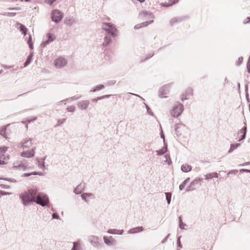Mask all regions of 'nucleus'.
I'll return each instance as SVG.
<instances>
[{"instance_id":"7","label":"nucleus","mask_w":250,"mask_h":250,"mask_svg":"<svg viewBox=\"0 0 250 250\" xmlns=\"http://www.w3.org/2000/svg\"><path fill=\"white\" fill-rule=\"evenodd\" d=\"M175 132L178 136H185L188 133V129L185 125L179 123L176 125Z\"/></svg>"},{"instance_id":"27","label":"nucleus","mask_w":250,"mask_h":250,"mask_svg":"<svg viewBox=\"0 0 250 250\" xmlns=\"http://www.w3.org/2000/svg\"><path fill=\"white\" fill-rule=\"evenodd\" d=\"M182 20V19L181 17H174L170 20L169 23L171 25H173L175 23H178V22L181 21Z\"/></svg>"},{"instance_id":"60","label":"nucleus","mask_w":250,"mask_h":250,"mask_svg":"<svg viewBox=\"0 0 250 250\" xmlns=\"http://www.w3.org/2000/svg\"><path fill=\"white\" fill-rule=\"evenodd\" d=\"M8 181H10V182H13V183H16L17 182V180L16 179H13V178L9 179H8Z\"/></svg>"},{"instance_id":"2","label":"nucleus","mask_w":250,"mask_h":250,"mask_svg":"<svg viewBox=\"0 0 250 250\" xmlns=\"http://www.w3.org/2000/svg\"><path fill=\"white\" fill-rule=\"evenodd\" d=\"M36 196V190L31 189L21 193L20 198L21 199L23 206H28L31 205V203L35 201Z\"/></svg>"},{"instance_id":"25","label":"nucleus","mask_w":250,"mask_h":250,"mask_svg":"<svg viewBox=\"0 0 250 250\" xmlns=\"http://www.w3.org/2000/svg\"><path fill=\"white\" fill-rule=\"evenodd\" d=\"M205 179L208 180L213 178H218V174L216 172L209 173L205 175Z\"/></svg>"},{"instance_id":"16","label":"nucleus","mask_w":250,"mask_h":250,"mask_svg":"<svg viewBox=\"0 0 250 250\" xmlns=\"http://www.w3.org/2000/svg\"><path fill=\"white\" fill-rule=\"evenodd\" d=\"M13 167L17 170L25 171L30 168L27 163L22 162L18 165H14Z\"/></svg>"},{"instance_id":"29","label":"nucleus","mask_w":250,"mask_h":250,"mask_svg":"<svg viewBox=\"0 0 250 250\" xmlns=\"http://www.w3.org/2000/svg\"><path fill=\"white\" fill-rule=\"evenodd\" d=\"M179 0H173L172 1L171 3H167V2L161 3H160V5L162 7H170V6L173 5V4L177 3L179 1Z\"/></svg>"},{"instance_id":"58","label":"nucleus","mask_w":250,"mask_h":250,"mask_svg":"<svg viewBox=\"0 0 250 250\" xmlns=\"http://www.w3.org/2000/svg\"><path fill=\"white\" fill-rule=\"evenodd\" d=\"M123 233H124L123 229H121V230L118 229L117 234L122 235V234H123Z\"/></svg>"},{"instance_id":"48","label":"nucleus","mask_w":250,"mask_h":250,"mask_svg":"<svg viewBox=\"0 0 250 250\" xmlns=\"http://www.w3.org/2000/svg\"><path fill=\"white\" fill-rule=\"evenodd\" d=\"M20 25V30L22 32L23 31H27V28L22 24L19 23Z\"/></svg>"},{"instance_id":"24","label":"nucleus","mask_w":250,"mask_h":250,"mask_svg":"<svg viewBox=\"0 0 250 250\" xmlns=\"http://www.w3.org/2000/svg\"><path fill=\"white\" fill-rule=\"evenodd\" d=\"M71 250H83L80 241L73 242V247Z\"/></svg>"},{"instance_id":"32","label":"nucleus","mask_w":250,"mask_h":250,"mask_svg":"<svg viewBox=\"0 0 250 250\" xmlns=\"http://www.w3.org/2000/svg\"><path fill=\"white\" fill-rule=\"evenodd\" d=\"M33 56V53L31 52L30 54L28 56L26 62L24 64V67H26L31 62L32 57Z\"/></svg>"},{"instance_id":"11","label":"nucleus","mask_w":250,"mask_h":250,"mask_svg":"<svg viewBox=\"0 0 250 250\" xmlns=\"http://www.w3.org/2000/svg\"><path fill=\"white\" fill-rule=\"evenodd\" d=\"M56 39V36L55 34L51 33H48L46 35L45 39H44V41H43L41 46L42 47H45L47 45L53 42Z\"/></svg>"},{"instance_id":"45","label":"nucleus","mask_w":250,"mask_h":250,"mask_svg":"<svg viewBox=\"0 0 250 250\" xmlns=\"http://www.w3.org/2000/svg\"><path fill=\"white\" fill-rule=\"evenodd\" d=\"M38 167L42 169L43 170H44L45 169V167L44 163H40L39 162L38 164Z\"/></svg>"},{"instance_id":"19","label":"nucleus","mask_w":250,"mask_h":250,"mask_svg":"<svg viewBox=\"0 0 250 250\" xmlns=\"http://www.w3.org/2000/svg\"><path fill=\"white\" fill-rule=\"evenodd\" d=\"M143 230L144 228L143 227H137L129 229L127 231V233L129 234H133L142 232L143 231Z\"/></svg>"},{"instance_id":"41","label":"nucleus","mask_w":250,"mask_h":250,"mask_svg":"<svg viewBox=\"0 0 250 250\" xmlns=\"http://www.w3.org/2000/svg\"><path fill=\"white\" fill-rule=\"evenodd\" d=\"M7 150H8V147H6V146L0 147V155H3V154L6 151H7Z\"/></svg>"},{"instance_id":"63","label":"nucleus","mask_w":250,"mask_h":250,"mask_svg":"<svg viewBox=\"0 0 250 250\" xmlns=\"http://www.w3.org/2000/svg\"><path fill=\"white\" fill-rule=\"evenodd\" d=\"M247 20L248 21H244V22L245 23H248V22H250V18H247Z\"/></svg>"},{"instance_id":"4","label":"nucleus","mask_w":250,"mask_h":250,"mask_svg":"<svg viewBox=\"0 0 250 250\" xmlns=\"http://www.w3.org/2000/svg\"><path fill=\"white\" fill-rule=\"evenodd\" d=\"M102 28L113 37H117L118 35L115 25L111 23L104 22L102 25Z\"/></svg>"},{"instance_id":"5","label":"nucleus","mask_w":250,"mask_h":250,"mask_svg":"<svg viewBox=\"0 0 250 250\" xmlns=\"http://www.w3.org/2000/svg\"><path fill=\"white\" fill-rule=\"evenodd\" d=\"M49 200L48 197L47 195L42 193H39L35 197V201L34 202L41 205L42 207H44L48 205Z\"/></svg>"},{"instance_id":"59","label":"nucleus","mask_w":250,"mask_h":250,"mask_svg":"<svg viewBox=\"0 0 250 250\" xmlns=\"http://www.w3.org/2000/svg\"><path fill=\"white\" fill-rule=\"evenodd\" d=\"M169 236V234H168L162 241V243H164L167 240L168 237Z\"/></svg>"},{"instance_id":"31","label":"nucleus","mask_w":250,"mask_h":250,"mask_svg":"<svg viewBox=\"0 0 250 250\" xmlns=\"http://www.w3.org/2000/svg\"><path fill=\"white\" fill-rule=\"evenodd\" d=\"M240 146V144L237 143L235 144H231L230 148L228 151V152L230 153H231L234 149H236L238 147Z\"/></svg>"},{"instance_id":"13","label":"nucleus","mask_w":250,"mask_h":250,"mask_svg":"<svg viewBox=\"0 0 250 250\" xmlns=\"http://www.w3.org/2000/svg\"><path fill=\"white\" fill-rule=\"evenodd\" d=\"M90 104V101L87 100H81L77 103V105L81 110H86Z\"/></svg>"},{"instance_id":"54","label":"nucleus","mask_w":250,"mask_h":250,"mask_svg":"<svg viewBox=\"0 0 250 250\" xmlns=\"http://www.w3.org/2000/svg\"><path fill=\"white\" fill-rule=\"evenodd\" d=\"M243 57H240L239 58L237 62V65H239L243 62Z\"/></svg>"},{"instance_id":"14","label":"nucleus","mask_w":250,"mask_h":250,"mask_svg":"<svg viewBox=\"0 0 250 250\" xmlns=\"http://www.w3.org/2000/svg\"><path fill=\"white\" fill-rule=\"evenodd\" d=\"M81 196L82 200L86 203H88L90 200L95 198L94 194L90 192L83 193L81 194Z\"/></svg>"},{"instance_id":"21","label":"nucleus","mask_w":250,"mask_h":250,"mask_svg":"<svg viewBox=\"0 0 250 250\" xmlns=\"http://www.w3.org/2000/svg\"><path fill=\"white\" fill-rule=\"evenodd\" d=\"M181 170L184 172H188L192 169V167L188 164H185L181 167Z\"/></svg>"},{"instance_id":"50","label":"nucleus","mask_w":250,"mask_h":250,"mask_svg":"<svg viewBox=\"0 0 250 250\" xmlns=\"http://www.w3.org/2000/svg\"><path fill=\"white\" fill-rule=\"evenodd\" d=\"M55 0H45L44 2L49 5H52Z\"/></svg>"},{"instance_id":"18","label":"nucleus","mask_w":250,"mask_h":250,"mask_svg":"<svg viewBox=\"0 0 250 250\" xmlns=\"http://www.w3.org/2000/svg\"><path fill=\"white\" fill-rule=\"evenodd\" d=\"M89 243L94 246H96L99 245V238L95 235H90L88 238Z\"/></svg>"},{"instance_id":"44","label":"nucleus","mask_w":250,"mask_h":250,"mask_svg":"<svg viewBox=\"0 0 250 250\" xmlns=\"http://www.w3.org/2000/svg\"><path fill=\"white\" fill-rule=\"evenodd\" d=\"M185 224L183 223L181 218H179V227L181 229H185Z\"/></svg>"},{"instance_id":"64","label":"nucleus","mask_w":250,"mask_h":250,"mask_svg":"<svg viewBox=\"0 0 250 250\" xmlns=\"http://www.w3.org/2000/svg\"><path fill=\"white\" fill-rule=\"evenodd\" d=\"M247 68H250V62L249 61H248L247 62Z\"/></svg>"},{"instance_id":"8","label":"nucleus","mask_w":250,"mask_h":250,"mask_svg":"<svg viewBox=\"0 0 250 250\" xmlns=\"http://www.w3.org/2000/svg\"><path fill=\"white\" fill-rule=\"evenodd\" d=\"M54 66L57 69H61L66 65L67 60L66 58L60 56L56 58L54 61Z\"/></svg>"},{"instance_id":"17","label":"nucleus","mask_w":250,"mask_h":250,"mask_svg":"<svg viewBox=\"0 0 250 250\" xmlns=\"http://www.w3.org/2000/svg\"><path fill=\"white\" fill-rule=\"evenodd\" d=\"M192 95V90L191 88L187 89L185 93L181 96V100L182 101L188 99Z\"/></svg>"},{"instance_id":"57","label":"nucleus","mask_w":250,"mask_h":250,"mask_svg":"<svg viewBox=\"0 0 250 250\" xmlns=\"http://www.w3.org/2000/svg\"><path fill=\"white\" fill-rule=\"evenodd\" d=\"M52 218L53 219H60L59 216L57 214H56V213H53V214Z\"/></svg>"},{"instance_id":"52","label":"nucleus","mask_w":250,"mask_h":250,"mask_svg":"<svg viewBox=\"0 0 250 250\" xmlns=\"http://www.w3.org/2000/svg\"><path fill=\"white\" fill-rule=\"evenodd\" d=\"M180 238H181V236H179L177 239V245L179 248H181L182 245H181V242H180Z\"/></svg>"},{"instance_id":"6","label":"nucleus","mask_w":250,"mask_h":250,"mask_svg":"<svg viewBox=\"0 0 250 250\" xmlns=\"http://www.w3.org/2000/svg\"><path fill=\"white\" fill-rule=\"evenodd\" d=\"M51 19L56 23L60 22L64 17L63 13L58 9H54L51 12Z\"/></svg>"},{"instance_id":"39","label":"nucleus","mask_w":250,"mask_h":250,"mask_svg":"<svg viewBox=\"0 0 250 250\" xmlns=\"http://www.w3.org/2000/svg\"><path fill=\"white\" fill-rule=\"evenodd\" d=\"M6 129V127L5 126H2L0 128V135L3 136L5 138H7V137L5 135Z\"/></svg>"},{"instance_id":"10","label":"nucleus","mask_w":250,"mask_h":250,"mask_svg":"<svg viewBox=\"0 0 250 250\" xmlns=\"http://www.w3.org/2000/svg\"><path fill=\"white\" fill-rule=\"evenodd\" d=\"M139 18L141 20H153L154 16L150 11L143 10L141 11L139 14Z\"/></svg>"},{"instance_id":"36","label":"nucleus","mask_w":250,"mask_h":250,"mask_svg":"<svg viewBox=\"0 0 250 250\" xmlns=\"http://www.w3.org/2000/svg\"><path fill=\"white\" fill-rule=\"evenodd\" d=\"M247 132V127L245 126L243 128L240 130V132H243V135L238 140V141H241L245 138L246 134Z\"/></svg>"},{"instance_id":"12","label":"nucleus","mask_w":250,"mask_h":250,"mask_svg":"<svg viewBox=\"0 0 250 250\" xmlns=\"http://www.w3.org/2000/svg\"><path fill=\"white\" fill-rule=\"evenodd\" d=\"M169 85H165L162 86L159 90V96L161 98H165L169 92Z\"/></svg>"},{"instance_id":"37","label":"nucleus","mask_w":250,"mask_h":250,"mask_svg":"<svg viewBox=\"0 0 250 250\" xmlns=\"http://www.w3.org/2000/svg\"><path fill=\"white\" fill-rule=\"evenodd\" d=\"M9 159V157H7V159H5L4 158V155H1L0 156V165H5L8 162V160Z\"/></svg>"},{"instance_id":"61","label":"nucleus","mask_w":250,"mask_h":250,"mask_svg":"<svg viewBox=\"0 0 250 250\" xmlns=\"http://www.w3.org/2000/svg\"><path fill=\"white\" fill-rule=\"evenodd\" d=\"M27 42H28V43H29L30 42H32V37H31V36L30 35H29V40H28Z\"/></svg>"},{"instance_id":"9","label":"nucleus","mask_w":250,"mask_h":250,"mask_svg":"<svg viewBox=\"0 0 250 250\" xmlns=\"http://www.w3.org/2000/svg\"><path fill=\"white\" fill-rule=\"evenodd\" d=\"M202 179L199 178H196L190 182L189 185L186 188L187 191H192L197 188L198 186L201 185Z\"/></svg>"},{"instance_id":"46","label":"nucleus","mask_w":250,"mask_h":250,"mask_svg":"<svg viewBox=\"0 0 250 250\" xmlns=\"http://www.w3.org/2000/svg\"><path fill=\"white\" fill-rule=\"evenodd\" d=\"M11 193L9 192H5L3 191L0 190V197L2 196L10 195Z\"/></svg>"},{"instance_id":"47","label":"nucleus","mask_w":250,"mask_h":250,"mask_svg":"<svg viewBox=\"0 0 250 250\" xmlns=\"http://www.w3.org/2000/svg\"><path fill=\"white\" fill-rule=\"evenodd\" d=\"M37 117L36 116H34V117H31L30 118L28 119L27 121L28 123H30L31 122H33V121H35L36 120H37Z\"/></svg>"},{"instance_id":"55","label":"nucleus","mask_w":250,"mask_h":250,"mask_svg":"<svg viewBox=\"0 0 250 250\" xmlns=\"http://www.w3.org/2000/svg\"><path fill=\"white\" fill-rule=\"evenodd\" d=\"M110 96V95H105L101 97H99V99H103L104 98H107Z\"/></svg>"},{"instance_id":"62","label":"nucleus","mask_w":250,"mask_h":250,"mask_svg":"<svg viewBox=\"0 0 250 250\" xmlns=\"http://www.w3.org/2000/svg\"><path fill=\"white\" fill-rule=\"evenodd\" d=\"M29 45V47L31 48V49H33V42H30L29 43H28Z\"/></svg>"},{"instance_id":"40","label":"nucleus","mask_w":250,"mask_h":250,"mask_svg":"<svg viewBox=\"0 0 250 250\" xmlns=\"http://www.w3.org/2000/svg\"><path fill=\"white\" fill-rule=\"evenodd\" d=\"M66 110L69 112H74L76 110V107L74 105H70L66 108Z\"/></svg>"},{"instance_id":"26","label":"nucleus","mask_w":250,"mask_h":250,"mask_svg":"<svg viewBox=\"0 0 250 250\" xmlns=\"http://www.w3.org/2000/svg\"><path fill=\"white\" fill-rule=\"evenodd\" d=\"M80 97H81V96H79V97L73 96V97L66 99L64 100H62V101H61L60 103H64V104H65L67 103H71L73 101L78 100Z\"/></svg>"},{"instance_id":"38","label":"nucleus","mask_w":250,"mask_h":250,"mask_svg":"<svg viewBox=\"0 0 250 250\" xmlns=\"http://www.w3.org/2000/svg\"><path fill=\"white\" fill-rule=\"evenodd\" d=\"M166 198L168 204H170L171 198V193L170 192H166Z\"/></svg>"},{"instance_id":"20","label":"nucleus","mask_w":250,"mask_h":250,"mask_svg":"<svg viewBox=\"0 0 250 250\" xmlns=\"http://www.w3.org/2000/svg\"><path fill=\"white\" fill-rule=\"evenodd\" d=\"M153 22V20H150L149 21H146L142 22L141 23L135 25L134 26V28L135 29H139L142 27H144L147 26L148 25L152 23Z\"/></svg>"},{"instance_id":"15","label":"nucleus","mask_w":250,"mask_h":250,"mask_svg":"<svg viewBox=\"0 0 250 250\" xmlns=\"http://www.w3.org/2000/svg\"><path fill=\"white\" fill-rule=\"evenodd\" d=\"M103 239L104 243L108 246L115 245L116 243V241L112 236H104Z\"/></svg>"},{"instance_id":"51","label":"nucleus","mask_w":250,"mask_h":250,"mask_svg":"<svg viewBox=\"0 0 250 250\" xmlns=\"http://www.w3.org/2000/svg\"><path fill=\"white\" fill-rule=\"evenodd\" d=\"M16 15V13H8L7 14H4V15H7L9 17H14Z\"/></svg>"},{"instance_id":"43","label":"nucleus","mask_w":250,"mask_h":250,"mask_svg":"<svg viewBox=\"0 0 250 250\" xmlns=\"http://www.w3.org/2000/svg\"><path fill=\"white\" fill-rule=\"evenodd\" d=\"M147 110V112L148 114L152 116H154L153 113L152 112L151 109L150 108V107L146 104H145Z\"/></svg>"},{"instance_id":"22","label":"nucleus","mask_w":250,"mask_h":250,"mask_svg":"<svg viewBox=\"0 0 250 250\" xmlns=\"http://www.w3.org/2000/svg\"><path fill=\"white\" fill-rule=\"evenodd\" d=\"M84 186L83 184H80L74 189V192L76 194H80L82 191L84 190Z\"/></svg>"},{"instance_id":"3","label":"nucleus","mask_w":250,"mask_h":250,"mask_svg":"<svg viewBox=\"0 0 250 250\" xmlns=\"http://www.w3.org/2000/svg\"><path fill=\"white\" fill-rule=\"evenodd\" d=\"M184 105L180 102L175 103L170 111L171 116L173 118L179 117L184 111Z\"/></svg>"},{"instance_id":"35","label":"nucleus","mask_w":250,"mask_h":250,"mask_svg":"<svg viewBox=\"0 0 250 250\" xmlns=\"http://www.w3.org/2000/svg\"><path fill=\"white\" fill-rule=\"evenodd\" d=\"M189 179H190L189 178H187L185 180H184L183 181V182L181 185H180L179 189L180 190H182L183 189H184L185 188L186 184L189 181Z\"/></svg>"},{"instance_id":"33","label":"nucleus","mask_w":250,"mask_h":250,"mask_svg":"<svg viewBox=\"0 0 250 250\" xmlns=\"http://www.w3.org/2000/svg\"><path fill=\"white\" fill-rule=\"evenodd\" d=\"M167 151V147L165 146L162 149L156 151V152L158 155H162L164 154Z\"/></svg>"},{"instance_id":"42","label":"nucleus","mask_w":250,"mask_h":250,"mask_svg":"<svg viewBox=\"0 0 250 250\" xmlns=\"http://www.w3.org/2000/svg\"><path fill=\"white\" fill-rule=\"evenodd\" d=\"M118 229H109L107 233L111 234H117Z\"/></svg>"},{"instance_id":"30","label":"nucleus","mask_w":250,"mask_h":250,"mask_svg":"<svg viewBox=\"0 0 250 250\" xmlns=\"http://www.w3.org/2000/svg\"><path fill=\"white\" fill-rule=\"evenodd\" d=\"M42 175V173L39 172H33L31 173H24L21 175V177H28L31 175Z\"/></svg>"},{"instance_id":"53","label":"nucleus","mask_w":250,"mask_h":250,"mask_svg":"<svg viewBox=\"0 0 250 250\" xmlns=\"http://www.w3.org/2000/svg\"><path fill=\"white\" fill-rule=\"evenodd\" d=\"M237 172H238L237 170H236V169L231 170L228 172V174H236L237 173Z\"/></svg>"},{"instance_id":"34","label":"nucleus","mask_w":250,"mask_h":250,"mask_svg":"<svg viewBox=\"0 0 250 250\" xmlns=\"http://www.w3.org/2000/svg\"><path fill=\"white\" fill-rule=\"evenodd\" d=\"M104 87V85L103 84H99L98 85H96L94 88H92L90 90V92H96L97 91L100 90Z\"/></svg>"},{"instance_id":"56","label":"nucleus","mask_w":250,"mask_h":250,"mask_svg":"<svg viewBox=\"0 0 250 250\" xmlns=\"http://www.w3.org/2000/svg\"><path fill=\"white\" fill-rule=\"evenodd\" d=\"M9 10H21V8L20 7H16L12 8H9Z\"/></svg>"},{"instance_id":"1","label":"nucleus","mask_w":250,"mask_h":250,"mask_svg":"<svg viewBox=\"0 0 250 250\" xmlns=\"http://www.w3.org/2000/svg\"><path fill=\"white\" fill-rule=\"evenodd\" d=\"M32 139L30 138H25L22 140L18 144V147L23 151L20 153L21 157L30 158L34 157L36 147L33 146Z\"/></svg>"},{"instance_id":"28","label":"nucleus","mask_w":250,"mask_h":250,"mask_svg":"<svg viewBox=\"0 0 250 250\" xmlns=\"http://www.w3.org/2000/svg\"><path fill=\"white\" fill-rule=\"evenodd\" d=\"M111 42V38L107 35H105L104 38L103 45L104 46H107Z\"/></svg>"},{"instance_id":"23","label":"nucleus","mask_w":250,"mask_h":250,"mask_svg":"<svg viewBox=\"0 0 250 250\" xmlns=\"http://www.w3.org/2000/svg\"><path fill=\"white\" fill-rule=\"evenodd\" d=\"M64 22L66 25L70 26L76 22V21L73 17L66 18L64 21Z\"/></svg>"},{"instance_id":"49","label":"nucleus","mask_w":250,"mask_h":250,"mask_svg":"<svg viewBox=\"0 0 250 250\" xmlns=\"http://www.w3.org/2000/svg\"><path fill=\"white\" fill-rule=\"evenodd\" d=\"M165 158L166 159V162H167L168 165H170L171 162L170 157L168 155H166Z\"/></svg>"}]
</instances>
